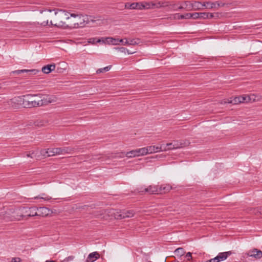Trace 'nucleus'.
I'll return each instance as SVG.
<instances>
[{"instance_id":"obj_1","label":"nucleus","mask_w":262,"mask_h":262,"mask_svg":"<svg viewBox=\"0 0 262 262\" xmlns=\"http://www.w3.org/2000/svg\"><path fill=\"white\" fill-rule=\"evenodd\" d=\"M57 11L55 12L56 15L55 21L54 26L57 27H63L64 28H69L70 25L67 24L65 22L66 20L70 18V13L67 11L63 10L61 9H57Z\"/></svg>"},{"instance_id":"obj_2","label":"nucleus","mask_w":262,"mask_h":262,"mask_svg":"<svg viewBox=\"0 0 262 262\" xmlns=\"http://www.w3.org/2000/svg\"><path fill=\"white\" fill-rule=\"evenodd\" d=\"M79 148L63 147L53 148H48L47 150H43L41 151V154L44 156L51 157L56 155L64 154L71 153L72 151L78 149Z\"/></svg>"},{"instance_id":"obj_3","label":"nucleus","mask_w":262,"mask_h":262,"mask_svg":"<svg viewBox=\"0 0 262 262\" xmlns=\"http://www.w3.org/2000/svg\"><path fill=\"white\" fill-rule=\"evenodd\" d=\"M34 95H26L17 97V105H19L24 108L38 107L37 101L33 100L31 97Z\"/></svg>"},{"instance_id":"obj_4","label":"nucleus","mask_w":262,"mask_h":262,"mask_svg":"<svg viewBox=\"0 0 262 262\" xmlns=\"http://www.w3.org/2000/svg\"><path fill=\"white\" fill-rule=\"evenodd\" d=\"M35 207H20L17 212V221L27 220L30 217L35 216Z\"/></svg>"},{"instance_id":"obj_5","label":"nucleus","mask_w":262,"mask_h":262,"mask_svg":"<svg viewBox=\"0 0 262 262\" xmlns=\"http://www.w3.org/2000/svg\"><path fill=\"white\" fill-rule=\"evenodd\" d=\"M47 123V120L42 119H38L35 121H28L22 123L21 124H19V123L17 122V127H18V129L21 132V130L23 129H25L26 127L30 128V127H32L33 125L37 127H41L45 126Z\"/></svg>"},{"instance_id":"obj_6","label":"nucleus","mask_w":262,"mask_h":262,"mask_svg":"<svg viewBox=\"0 0 262 262\" xmlns=\"http://www.w3.org/2000/svg\"><path fill=\"white\" fill-rule=\"evenodd\" d=\"M70 16L76 18L77 19L71 22L70 28H81L84 27L85 24H88V20H85V18L87 19L88 18L86 17L85 18L81 14L71 13Z\"/></svg>"},{"instance_id":"obj_7","label":"nucleus","mask_w":262,"mask_h":262,"mask_svg":"<svg viewBox=\"0 0 262 262\" xmlns=\"http://www.w3.org/2000/svg\"><path fill=\"white\" fill-rule=\"evenodd\" d=\"M34 96V97H38L37 100L38 107L47 105L56 101V98L54 96H49L41 94H35Z\"/></svg>"},{"instance_id":"obj_8","label":"nucleus","mask_w":262,"mask_h":262,"mask_svg":"<svg viewBox=\"0 0 262 262\" xmlns=\"http://www.w3.org/2000/svg\"><path fill=\"white\" fill-rule=\"evenodd\" d=\"M102 39H103V43L108 45H117L122 43L124 45V39L114 38L112 37H102Z\"/></svg>"},{"instance_id":"obj_9","label":"nucleus","mask_w":262,"mask_h":262,"mask_svg":"<svg viewBox=\"0 0 262 262\" xmlns=\"http://www.w3.org/2000/svg\"><path fill=\"white\" fill-rule=\"evenodd\" d=\"M51 210L45 207L37 208L35 207V216H46L51 213Z\"/></svg>"},{"instance_id":"obj_10","label":"nucleus","mask_w":262,"mask_h":262,"mask_svg":"<svg viewBox=\"0 0 262 262\" xmlns=\"http://www.w3.org/2000/svg\"><path fill=\"white\" fill-rule=\"evenodd\" d=\"M251 100V98L249 96H239L235 97L230 101V103L233 104H237L241 103L248 102Z\"/></svg>"},{"instance_id":"obj_11","label":"nucleus","mask_w":262,"mask_h":262,"mask_svg":"<svg viewBox=\"0 0 262 262\" xmlns=\"http://www.w3.org/2000/svg\"><path fill=\"white\" fill-rule=\"evenodd\" d=\"M158 185H150L148 187L143 189H138L139 192H147L149 194H158Z\"/></svg>"},{"instance_id":"obj_12","label":"nucleus","mask_w":262,"mask_h":262,"mask_svg":"<svg viewBox=\"0 0 262 262\" xmlns=\"http://www.w3.org/2000/svg\"><path fill=\"white\" fill-rule=\"evenodd\" d=\"M190 143L189 141L187 140L174 141L173 142L174 149H178L187 146L190 144Z\"/></svg>"},{"instance_id":"obj_13","label":"nucleus","mask_w":262,"mask_h":262,"mask_svg":"<svg viewBox=\"0 0 262 262\" xmlns=\"http://www.w3.org/2000/svg\"><path fill=\"white\" fill-rule=\"evenodd\" d=\"M125 8L130 9H143L142 4L141 2L133 3L132 4L126 3L125 4Z\"/></svg>"},{"instance_id":"obj_14","label":"nucleus","mask_w":262,"mask_h":262,"mask_svg":"<svg viewBox=\"0 0 262 262\" xmlns=\"http://www.w3.org/2000/svg\"><path fill=\"white\" fill-rule=\"evenodd\" d=\"M172 189V187L169 184L158 185V194L168 192Z\"/></svg>"},{"instance_id":"obj_15","label":"nucleus","mask_w":262,"mask_h":262,"mask_svg":"<svg viewBox=\"0 0 262 262\" xmlns=\"http://www.w3.org/2000/svg\"><path fill=\"white\" fill-rule=\"evenodd\" d=\"M40 71L37 69H31V70H17V74H19L21 73H26L28 74L29 75H34L37 74L38 73H40Z\"/></svg>"},{"instance_id":"obj_16","label":"nucleus","mask_w":262,"mask_h":262,"mask_svg":"<svg viewBox=\"0 0 262 262\" xmlns=\"http://www.w3.org/2000/svg\"><path fill=\"white\" fill-rule=\"evenodd\" d=\"M55 69V64H47L46 66H43L42 68L41 71L45 74H49L51 73L52 71H54Z\"/></svg>"},{"instance_id":"obj_17","label":"nucleus","mask_w":262,"mask_h":262,"mask_svg":"<svg viewBox=\"0 0 262 262\" xmlns=\"http://www.w3.org/2000/svg\"><path fill=\"white\" fill-rule=\"evenodd\" d=\"M99 257V254L97 252L90 253L86 259L87 262H93Z\"/></svg>"},{"instance_id":"obj_18","label":"nucleus","mask_w":262,"mask_h":262,"mask_svg":"<svg viewBox=\"0 0 262 262\" xmlns=\"http://www.w3.org/2000/svg\"><path fill=\"white\" fill-rule=\"evenodd\" d=\"M191 8L193 10H199L203 9V3L200 2L195 1L192 3V5H191Z\"/></svg>"},{"instance_id":"obj_19","label":"nucleus","mask_w":262,"mask_h":262,"mask_svg":"<svg viewBox=\"0 0 262 262\" xmlns=\"http://www.w3.org/2000/svg\"><path fill=\"white\" fill-rule=\"evenodd\" d=\"M125 156L128 158H133L140 156V153L138 149L132 150L126 152Z\"/></svg>"},{"instance_id":"obj_20","label":"nucleus","mask_w":262,"mask_h":262,"mask_svg":"<svg viewBox=\"0 0 262 262\" xmlns=\"http://www.w3.org/2000/svg\"><path fill=\"white\" fill-rule=\"evenodd\" d=\"M126 210H124L122 211H121L120 212H117L116 213H114V217L117 220H121L124 218L127 217L125 215H127L126 214Z\"/></svg>"},{"instance_id":"obj_21","label":"nucleus","mask_w":262,"mask_h":262,"mask_svg":"<svg viewBox=\"0 0 262 262\" xmlns=\"http://www.w3.org/2000/svg\"><path fill=\"white\" fill-rule=\"evenodd\" d=\"M203 8L205 7L206 9H213L216 8V3L211 2H205L203 3Z\"/></svg>"},{"instance_id":"obj_22","label":"nucleus","mask_w":262,"mask_h":262,"mask_svg":"<svg viewBox=\"0 0 262 262\" xmlns=\"http://www.w3.org/2000/svg\"><path fill=\"white\" fill-rule=\"evenodd\" d=\"M125 39H126L125 38ZM140 42V39L139 38L136 39H132L129 40V41L126 40V41L124 42V45H138Z\"/></svg>"},{"instance_id":"obj_23","label":"nucleus","mask_w":262,"mask_h":262,"mask_svg":"<svg viewBox=\"0 0 262 262\" xmlns=\"http://www.w3.org/2000/svg\"><path fill=\"white\" fill-rule=\"evenodd\" d=\"M174 253L177 256L181 257L184 255L185 251L183 248L180 247L176 249Z\"/></svg>"},{"instance_id":"obj_24","label":"nucleus","mask_w":262,"mask_h":262,"mask_svg":"<svg viewBox=\"0 0 262 262\" xmlns=\"http://www.w3.org/2000/svg\"><path fill=\"white\" fill-rule=\"evenodd\" d=\"M159 146H149L147 147V149L148 151V154H152L154 152L160 151H159Z\"/></svg>"},{"instance_id":"obj_25","label":"nucleus","mask_w":262,"mask_h":262,"mask_svg":"<svg viewBox=\"0 0 262 262\" xmlns=\"http://www.w3.org/2000/svg\"><path fill=\"white\" fill-rule=\"evenodd\" d=\"M115 49L118 50L120 52L126 53L127 52L128 54H132L135 53V51L130 52L128 49L124 47H117L115 48Z\"/></svg>"},{"instance_id":"obj_26","label":"nucleus","mask_w":262,"mask_h":262,"mask_svg":"<svg viewBox=\"0 0 262 262\" xmlns=\"http://www.w3.org/2000/svg\"><path fill=\"white\" fill-rule=\"evenodd\" d=\"M141 3L142 4L143 9L154 8V3H148V2H142Z\"/></svg>"},{"instance_id":"obj_27","label":"nucleus","mask_w":262,"mask_h":262,"mask_svg":"<svg viewBox=\"0 0 262 262\" xmlns=\"http://www.w3.org/2000/svg\"><path fill=\"white\" fill-rule=\"evenodd\" d=\"M112 67V66H108L103 68H100L97 70L96 73L100 74L101 73L106 72L108 71Z\"/></svg>"},{"instance_id":"obj_28","label":"nucleus","mask_w":262,"mask_h":262,"mask_svg":"<svg viewBox=\"0 0 262 262\" xmlns=\"http://www.w3.org/2000/svg\"><path fill=\"white\" fill-rule=\"evenodd\" d=\"M176 15H178V19H189L190 18V13H187L185 14H177Z\"/></svg>"},{"instance_id":"obj_29","label":"nucleus","mask_w":262,"mask_h":262,"mask_svg":"<svg viewBox=\"0 0 262 262\" xmlns=\"http://www.w3.org/2000/svg\"><path fill=\"white\" fill-rule=\"evenodd\" d=\"M216 257L217 258V260L219 261V262H220V261H223L225 259H226V256H225V254L224 253V252H221V253H220L217 256H216Z\"/></svg>"},{"instance_id":"obj_30","label":"nucleus","mask_w":262,"mask_h":262,"mask_svg":"<svg viewBox=\"0 0 262 262\" xmlns=\"http://www.w3.org/2000/svg\"><path fill=\"white\" fill-rule=\"evenodd\" d=\"M138 149V151L140 153V156H143V155H146L147 154H148V149H147V147H143V148H139V149Z\"/></svg>"},{"instance_id":"obj_31","label":"nucleus","mask_w":262,"mask_h":262,"mask_svg":"<svg viewBox=\"0 0 262 262\" xmlns=\"http://www.w3.org/2000/svg\"><path fill=\"white\" fill-rule=\"evenodd\" d=\"M256 250H257V249L254 248L253 250H250L247 253H245V255H247V256L252 257L255 258V253H256L255 251Z\"/></svg>"},{"instance_id":"obj_32","label":"nucleus","mask_w":262,"mask_h":262,"mask_svg":"<svg viewBox=\"0 0 262 262\" xmlns=\"http://www.w3.org/2000/svg\"><path fill=\"white\" fill-rule=\"evenodd\" d=\"M89 42L92 43H95L96 42H103V39L102 38H91L89 39Z\"/></svg>"},{"instance_id":"obj_33","label":"nucleus","mask_w":262,"mask_h":262,"mask_svg":"<svg viewBox=\"0 0 262 262\" xmlns=\"http://www.w3.org/2000/svg\"><path fill=\"white\" fill-rule=\"evenodd\" d=\"M184 4L185 6V8L187 9V10H188V11L192 10V8H190V7H191V5H192V3H191L189 1H185Z\"/></svg>"},{"instance_id":"obj_34","label":"nucleus","mask_w":262,"mask_h":262,"mask_svg":"<svg viewBox=\"0 0 262 262\" xmlns=\"http://www.w3.org/2000/svg\"><path fill=\"white\" fill-rule=\"evenodd\" d=\"M125 213L127 215H125L126 216H127V217H132L134 216L135 212L133 210H126Z\"/></svg>"},{"instance_id":"obj_35","label":"nucleus","mask_w":262,"mask_h":262,"mask_svg":"<svg viewBox=\"0 0 262 262\" xmlns=\"http://www.w3.org/2000/svg\"><path fill=\"white\" fill-rule=\"evenodd\" d=\"M255 252L256 253L255 258L256 259H259L262 257V251L261 250L257 249V250Z\"/></svg>"},{"instance_id":"obj_36","label":"nucleus","mask_w":262,"mask_h":262,"mask_svg":"<svg viewBox=\"0 0 262 262\" xmlns=\"http://www.w3.org/2000/svg\"><path fill=\"white\" fill-rule=\"evenodd\" d=\"M191 18L194 19L199 18V12L190 13V18Z\"/></svg>"},{"instance_id":"obj_37","label":"nucleus","mask_w":262,"mask_h":262,"mask_svg":"<svg viewBox=\"0 0 262 262\" xmlns=\"http://www.w3.org/2000/svg\"><path fill=\"white\" fill-rule=\"evenodd\" d=\"M167 144L166 145L165 144H161L160 146H159V151H167L168 150V149H167Z\"/></svg>"},{"instance_id":"obj_38","label":"nucleus","mask_w":262,"mask_h":262,"mask_svg":"<svg viewBox=\"0 0 262 262\" xmlns=\"http://www.w3.org/2000/svg\"><path fill=\"white\" fill-rule=\"evenodd\" d=\"M37 154V153H35V151H29L26 156L28 157H30L31 158H33L35 156V155Z\"/></svg>"},{"instance_id":"obj_39","label":"nucleus","mask_w":262,"mask_h":262,"mask_svg":"<svg viewBox=\"0 0 262 262\" xmlns=\"http://www.w3.org/2000/svg\"><path fill=\"white\" fill-rule=\"evenodd\" d=\"M207 12H199V18L207 19Z\"/></svg>"},{"instance_id":"obj_40","label":"nucleus","mask_w":262,"mask_h":262,"mask_svg":"<svg viewBox=\"0 0 262 262\" xmlns=\"http://www.w3.org/2000/svg\"><path fill=\"white\" fill-rule=\"evenodd\" d=\"M214 3H216V6H217V7H224L226 4L225 3H223L222 1H216Z\"/></svg>"},{"instance_id":"obj_41","label":"nucleus","mask_w":262,"mask_h":262,"mask_svg":"<svg viewBox=\"0 0 262 262\" xmlns=\"http://www.w3.org/2000/svg\"><path fill=\"white\" fill-rule=\"evenodd\" d=\"M167 146L168 147L167 149H168V150L174 149L173 142L167 143Z\"/></svg>"},{"instance_id":"obj_42","label":"nucleus","mask_w":262,"mask_h":262,"mask_svg":"<svg viewBox=\"0 0 262 262\" xmlns=\"http://www.w3.org/2000/svg\"><path fill=\"white\" fill-rule=\"evenodd\" d=\"M35 199H43L45 200H49L51 199V197H49L48 196H46V197H43V196H36L34 198Z\"/></svg>"},{"instance_id":"obj_43","label":"nucleus","mask_w":262,"mask_h":262,"mask_svg":"<svg viewBox=\"0 0 262 262\" xmlns=\"http://www.w3.org/2000/svg\"><path fill=\"white\" fill-rule=\"evenodd\" d=\"M74 258V256H68V257H66L64 259L63 261L64 262H68L69 261L73 260Z\"/></svg>"},{"instance_id":"obj_44","label":"nucleus","mask_w":262,"mask_h":262,"mask_svg":"<svg viewBox=\"0 0 262 262\" xmlns=\"http://www.w3.org/2000/svg\"><path fill=\"white\" fill-rule=\"evenodd\" d=\"M126 153L125 152H122L121 153H119V154H117V155L116 156H115L114 157L115 158H122L123 157H124V156L125 155Z\"/></svg>"},{"instance_id":"obj_45","label":"nucleus","mask_w":262,"mask_h":262,"mask_svg":"<svg viewBox=\"0 0 262 262\" xmlns=\"http://www.w3.org/2000/svg\"><path fill=\"white\" fill-rule=\"evenodd\" d=\"M161 7H165L168 6V2H159Z\"/></svg>"},{"instance_id":"obj_46","label":"nucleus","mask_w":262,"mask_h":262,"mask_svg":"<svg viewBox=\"0 0 262 262\" xmlns=\"http://www.w3.org/2000/svg\"><path fill=\"white\" fill-rule=\"evenodd\" d=\"M185 258H187L188 260H190L192 258V254L191 252H188L185 256Z\"/></svg>"},{"instance_id":"obj_47","label":"nucleus","mask_w":262,"mask_h":262,"mask_svg":"<svg viewBox=\"0 0 262 262\" xmlns=\"http://www.w3.org/2000/svg\"><path fill=\"white\" fill-rule=\"evenodd\" d=\"M206 262H219V261L217 260V257L216 256L214 258H211V259H210L209 260H208Z\"/></svg>"},{"instance_id":"obj_48","label":"nucleus","mask_w":262,"mask_h":262,"mask_svg":"<svg viewBox=\"0 0 262 262\" xmlns=\"http://www.w3.org/2000/svg\"><path fill=\"white\" fill-rule=\"evenodd\" d=\"M207 19L213 18V17H214V14L211 13H207Z\"/></svg>"},{"instance_id":"obj_49","label":"nucleus","mask_w":262,"mask_h":262,"mask_svg":"<svg viewBox=\"0 0 262 262\" xmlns=\"http://www.w3.org/2000/svg\"><path fill=\"white\" fill-rule=\"evenodd\" d=\"M154 7L156 8H161V6L160 5V2L157 3H154Z\"/></svg>"},{"instance_id":"obj_50","label":"nucleus","mask_w":262,"mask_h":262,"mask_svg":"<svg viewBox=\"0 0 262 262\" xmlns=\"http://www.w3.org/2000/svg\"><path fill=\"white\" fill-rule=\"evenodd\" d=\"M224 253L225 254V256H226V258H227L228 256H230L232 254V252L231 251L224 252Z\"/></svg>"},{"instance_id":"obj_51","label":"nucleus","mask_w":262,"mask_h":262,"mask_svg":"<svg viewBox=\"0 0 262 262\" xmlns=\"http://www.w3.org/2000/svg\"><path fill=\"white\" fill-rule=\"evenodd\" d=\"M254 211H255L254 213L256 215H258L259 214H261L260 211H259V209L258 208H255L254 209Z\"/></svg>"},{"instance_id":"obj_52","label":"nucleus","mask_w":262,"mask_h":262,"mask_svg":"<svg viewBox=\"0 0 262 262\" xmlns=\"http://www.w3.org/2000/svg\"><path fill=\"white\" fill-rule=\"evenodd\" d=\"M213 14H214V17H213V18L217 19L219 18L220 14L219 13H215Z\"/></svg>"},{"instance_id":"obj_53","label":"nucleus","mask_w":262,"mask_h":262,"mask_svg":"<svg viewBox=\"0 0 262 262\" xmlns=\"http://www.w3.org/2000/svg\"><path fill=\"white\" fill-rule=\"evenodd\" d=\"M44 26H47L48 24V20H47L46 21H44L42 23Z\"/></svg>"},{"instance_id":"obj_54","label":"nucleus","mask_w":262,"mask_h":262,"mask_svg":"<svg viewBox=\"0 0 262 262\" xmlns=\"http://www.w3.org/2000/svg\"><path fill=\"white\" fill-rule=\"evenodd\" d=\"M11 262H16V257H13Z\"/></svg>"},{"instance_id":"obj_55","label":"nucleus","mask_w":262,"mask_h":262,"mask_svg":"<svg viewBox=\"0 0 262 262\" xmlns=\"http://www.w3.org/2000/svg\"><path fill=\"white\" fill-rule=\"evenodd\" d=\"M184 9V7L183 6H180L179 8H178V10H182V9Z\"/></svg>"},{"instance_id":"obj_56","label":"nucleus","mask_w":262,"mask_h":262,"mask_svg":"<svg viewBox=\"0 0 262 262\" xmlns=\"http://www.w3.org/2000/svg\"><path fill=\"white\" fill-rule=\"evenodd\" d=\"M21 260L20 258L17 257V262H21Z\"/></svg>"},{"instance_id":"obj_57","label":"nucleus","mask_w":262,"mask_h":262,"mask_svg":"<svg viewBox=\"0 0 262 262\" xmlns=\"http://www.w3.org/2000/svg\"><path fill=\"white\" fill-rule=\"evenodd\" d=\"M45 262H55V261L54 260H46Z\"/></svg>"},{"instance_id":"obj_58","label":"nucleus","mask_w":262,"mask_h":262,"mask_svg":"<svg viewBox=\"0 0 262 262\" xmlns=\"http://www.w3.org/2000/svg\"><path fill=\"white\" fill-rule=\"evenodd\" d=\"M50 24H51V25L54 26V24H53L52 23V21H50Z\"/></svg>"},{"instance_id":"obj_59","label":"nucleus","mask_w":262,"mask_h":262,"mask_svg":"<svg viewBox=\"0 0 262 262\" xmlns=\"http://www.w3.org/2000/svg\"><path fill=\"white\" fill-rule=\"evenodd\" d=\"M259 61H262V57L260 58V59H259Z\"/></svg>"},{"instance_id":"obj_60","label":"nucleus","mask_w":262,"mask_h":262,"mask_svg":"<svg viewBox=\"0 0 262 262\" xmlns=\"http://www.w3.org/2000/svg\"><path fill=\"white\" fill-rule=\"evenodd\" d=\"M48 11L51 12V10H48Z\"/></svg>"},{"instance_id":"obj_61","label":"nucleus","mask_w":262,"mask_h":262,"mask_svg":"<svg viewBox=\"0 0 262 262\" xmlns=\"http://www.w3.org/2000/svg\"><path fill=\"white\" fill-rule=\"evenodd\" d=\"M38 98L37 99H36L35 100H36V101H37V100H38Z\"/></svg>"}]
</instances>
